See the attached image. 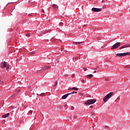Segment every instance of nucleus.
Listing matches in <instances>:
<instances>
[{"mask_svg":"<svg viewBox=\"0 0 130 130\" xmlns=\"http://www.w3.org/2000/svg\"><path fill=\"white\" fill-rule=\"evenodd\" d=\"M93 73H97V71L95 70L94 71H93Z\"/></svg>","mask_w":130,"mask_h":130,"instance_id":"26","label":"nucleus"},{"mask_svg":"<svg viewBox=\"0 0 130 130\" xmlns=\"http://www.w3.org/2000/svg\"><path fill=\"white\" fill-rule=\"evenodd\" d=\"M127 47H130L129 44H126L120 47V49H123V48H127Z\"/></svg>","mask_w":130,"mask_h":130,"instance_id":"6","label":"nucleus"},{"mask_svg":"<svg viewBox=\"0 0 130 130\" xmlns=\"http://www.w3.org/2000/svg\"><path fill=\"white\" fill-rule=\"evenodd\" d=\"M74 90V91H78V88L76 87H72V88H70L69 90Z\"/></svg>","mask_w":130,"mask_h":130,"instance_id":"13","label":"nucleus"},{"mask_svg":"<svg viewBox=\"0 0 130 130\" xmlns=\"http://www.w3.org/2000/svg\"><path fill=\"white\" fill-rule=\"evenodd\" d=\"M77 91H73L72 92L69 93V94H77Z\"/></svg>","mask_w":130,"mask_h":130,"instance_id":"17","label":"nucleus"},{"mask_svg":"<svg viewBox=\"0 0 130 130\" xmlns=\"http://www.w3.org/2000/svg\"><path fill=\"white\" fill-rule=\"evenodd\" d=\"M69 95H71V93H67V94L63 95L62 96V99H67V98H68V96H69Z\"/></svg>","mask_w":130,"mask_h":130,"instance_id":"8","label":"nucleus"},{"mask_svg":"<svg viewBox=\"0 0 130 130\" xmlns=\"http://www.w3.org/2000/svg\"><path fill=\"white\" fill-rule=\"evenodd\" d=\"M59 26H60L61 27H62L63 26V23L62 22H60L59 24Z\"/></svg>","mask_w":130,"mask_h":130,"instance_id":"15","label":"nucleus"},{"mask_svg":"<svg viewBox=\"0 0 130 130\" xmlns=\"http://www.w3.org/2000/svg\"><path fill=\"white\" fill-rule=\"evenodd\" d=\"M67 106V105H66L65 106H64V107H66Z\"/></svg>","mask_w":130,"mask_h":130,"instance_id":"29","label":"nucleus"},{"mask_svg":"<svg viewBox=\"0 0 130 130\" xmlns=\"http://www.w3.org/2000/svg\"><path fill=\"white\" fill-rule=\"evenodd\" d=\"M90 108H93V106H90Z\"/></svg>","mask_w":130,"mask_h":130,"instance_id":"27","label":"nucleus"},{"mask_svg":"<svg viewBox=\"0 0 130 130\" xmlns=\"http://www.w3.org/2000/svg\"><path fill=\"white\" fill-rule=\"evenodd\" d=\"M71 109H72V110H74V109H75V107H71Z\"/></svg>","mask_w":130,"mask_h":130,"instance_id":"23","label":"nucleus"},{"mask_svg":"<svg viewBox=\"0 0 130 130\" xmlns=\"http://www.w3.org/2000/svg\"><path fill=\"white\" fill-rule=\"evenodd\" d=\"M29 113H30V114H32V113H33V111L30 110V111H29Z\"/></svg>","mask_w":130,"mask_h":130,"instance_id":"20","label":"nucleus"},{"mask_svg":"<svg viewBox=\"0 0 130 130\" xmlns=\"http://www.w3.org/2000/svg\"><path fill=\"white\" fill-rule=\"evenodd\" d=\"M41 96H44L45 95V93H42L40 94Z\"/></svg>","mask_w":130,"mask_h":130,"instance_id":"21","label":"nucleus"},{"mask_svg":"<svg viewBox=\"0 0 130 130\" xmlns=\"http://www.w3.org/2000/svg\"><path fill=\"white\" fill-rule=\"evenodd\" d=\"M10 116V113H8L6 114H4L2 116V118H7V117H9V116Z\"/></svg>","mask_w":130,"mask_h":130,"instance_id":"9","label":"nucleus"},{"mask_svg":"<svg viewBox=\"0 0 130 130\" xmlns=\"http://www.w3.org/2000/svg\"><path fill=\"white\" fill-rule=\"evenodd\" d=\"M102 10V8H92L91 9V11H92V12H101Z\"/></svg>","mask_w":130,"mask_h":130,"instance_id":"5","label":"nucleus"},{"mask_svg":"<svg viewBox=\"0 0 130 130\" xmlns=\"http://www.w3.org/2000/svg\"><path fill=\"white\" fill-rule=\"evenodd\" d=\"M52 7L53 9H54L56 11H57V10H58V6H57V5L53 4L52 5Z\"/></svg>","mask_w":130,"mask_h":130,"instance_id":"11","label":"nucleus"},{"mask_svg":"<svg viewBox=\"0 0 130 130\" xmlns=\"http://www.w3.org/2000/svg\"><path fill=\"white\" fill-rule=\"evenodd\" d=\"M96 102V99H90L86 101L84 103L85 105H91V104H94Z\"/></svg>","mask_w":130,"mask_h":130,"instance_id":"1","label":"nucleus"},{"mask_svg":"<svg viewBox=\"0 0 130 130\" xmlns=\"http://www.w3.org/2000/svg\"><path fill=\"white\" fill-rule=\"evenodd\" d=\"M117 56H126V55H130V52H127V53H118L116 54Z\"/></svg>","mask_w":130,"mask_h":130,"instance_id":"4","label":"nucleus"},{"mask_svg":"<svg viewBox=\"0 0 130 130\" xmlns=\"http://www.w3.org/2000/svg\"><path fill=\"white\" fill-rule=\"evenodd\" d=\"M26 36L27 37H30V36H31V34L30 33L26 34Z\"/></svg>","mask_w":130,"mask_h":130,"instance_id":"16","label":"nucleus"},{"mask_svg":"<svg viewBox=\"0 0 130 130\" xmlns=\"http://www.w3.org/2000/svg\"><path fill=\"white\" fill-rule=\"evenodd\" d=\"M113 95V92H110L107 94L105 97L104 98V102H107L108 99H110V98H111V96Z\"/></svg>","mask_w":130,"mask_h":130,"instance_id":"2","label":"nucleus"},{"mask_svg":"<svg viewBox=\"0 0 130 130\" xmlns=\"http://www.w3.org/2000/svg\"><path fill=\"white\" fill-rule=\"evenodd\" d=\"M1 67H2V68H7V63H6V61L1 63Z\"/></svg>","mask_w":130,"mask_h":130,"instance_id":"10","label":"nucleus"},{"mask_svg":"<svg viewBox=\"0 0 130 130\" xmlns=\"http://www.w3.org/2000/svg\"><path fill=\"white\" fill-rule=\"evenodd\" d=\"M72 78H74V77H75V75L73 74V75H72Z\"/></svg>","mask_w":130,"mask_h":130,"instance_id":"25","label":"nucleus"},{"mask_svg":"<svg viewBox=\"0 0 130 130\" xmlns=\"http://www.w3.org/2000/svg\"><path fill=\"white\" fill-rule=\"evenodd\" d=\"M50 68H51L50 66H45L42 68V70H43V71H46V70H49Z\"/></svg>","mask_w":130,"mask_h":130,"instance_id":"7","label":"nucleus"},{"mask_svg":"<svg viewBox=\"0 0 130 130\" xmlns=\"http://www.w3.org/2000/svg\"><path fill=\"white\" fill-rule=\"evenodd\" d=\"M81 82L82 83H85V80L84 79L81 80Z\"/></svg>","mask_w":130,"mask_h":130,"instance_id":"22","label":"nucleus"},{"mask_svg":"<svg viewBox=\"0 0 130 130\" xmlns=\"http://www.w3.org/2000/svg\"><path fill=\"white\" fill-rule=\"evenodd\" d=\"M65 77H68V75L67 74L65 75Z\"/></svg>","mask_w":130,"mask_h":130,"instance_id":"28","label":"nucleus"},{"mask_svg":"<svg viewBox=\"0 0 130 130\" xmlns=\"http://www.w3.org/2000/svg\"><path fill=\"white\" fill-rule=\"evenodd\" d=\"M83 43H84V42H74V44H79V45H83Z\"/></svg>","mask_w":130,"mask_h":130,"instance_id":"12","label":"nucleus"},{"mask_svg":"<svg viewBox=\"0 0 130 130\" xmlns=\"http://www.w3.org/2000/svg\"><path fill=\"white\" fill-rule=\"evenodd\" d=\"M83 70H84V71H87V68L84 67V68H83Z\"/></svg>","mask_w":130,"mask_h":130,"instance_id":"24","label":"nucleus"},{"mask_svg":"<svg viewBox=\"0 0 130 130\" xmlns=\"http://www.w3.org/2000/svg\"><path fill=\"white\" fill-rule=\"evenodd\" d=\"M35 53L34 52H29V55H31L32 54H34Z\"/></svg>","mask_w":130,"mask_h":130,"instance_id":"19","label":"nucleus"},{"mask_svg":"<svg viewBox=\"0 0 130 130\" xmlns=\"http://www.w3.org/2000/svg\"><path fill=\"white\" fill-rule=\"evenodd\" d=\"M120 44H121L120 42L116 43L115 44L113 45V46L111 48V49H116V48L120 46Z\"/></svg>","mask_w":130,"mask_h":130,"instance_id":"3","label":"nucleus"},{"mask_svg":"<svg viewBox=\"0 0 130 130\" xmlns=\"http://www.w3.org/2000/svg\"><path fill=\"white\" fill-rule=\"evenodd\" d=\"M91 78H93V75L92 74H89L87 76V79H91Z\"/></svg>","mask_w":130,"mask_h":130,"instance_id":"14","label":"nucleus"},{"mask_svg":"<svg viewBox=\"0 0 130 130\" xmlns=\"http://www.w3.org/2000/svg\"><path fill=\"white\" fill-rule=\"evenodd\" d=\"M57 86V81H55L54 87H56Z\"/></svg>","mask_w":130,"mask_h":130,"instance_id":"18","label":"nucleus"}]
</instances>
